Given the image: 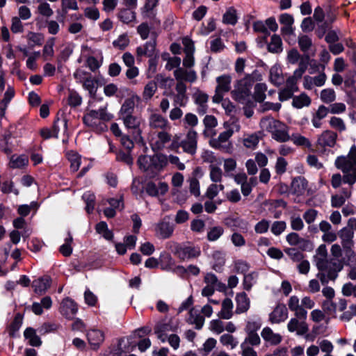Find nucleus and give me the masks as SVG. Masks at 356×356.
<instances>
[{"instance_id":"f257e3e1","label":"nucleus","mask_w":356,"mask_h":356,"mask_svg":"<svg viewBox=\"0 0 356 356\" xmlns=\"http://www.w3.org/2000/svg\"><path fill=\"white\" fill-rule=\"evenodd\" d=\"M327 252L325 245H321L314 257L315 264L319 272L317 277L322 284H327L330 280H335L338 273L343 268L342 263L337 258L327 260Z\"/></svg>"},{"instance_id":"f03ea898","label":"nucleus","mask_w":356,"mask_h":356,"mask_svg":"<svg viewBox=\"0 0 356 356\" xmlns=\"http://www.w3.org/2000/svg\"><path fill=\"white\" fill-rule=\"evenodd\" d=\"M291 245L297 247V248L300 249L301 251L297 250L296 248H291V259L294 261L298 262L296 267L300 273H308L310 265L307 260L304 259V255L302 251L312 250V245L311 243L308 240L300 238L296 233H291Z\"/></svg>"},{"instance_id":"7ed1b4c3","label":"nucleus","mask_w":356,"mask_h":356,"mask_svg":"<svg viewBox=\"0 0 356 356\" xmlns=\"http://www.w3.org/2000/svg\"><path fill=\"white\" fill-rule=\"evenodd\" d=\"M113 118V115L108 113L106 106L98 110H90L83 117V122L92 131L100 134L108 130L106 122Z\"/></svg>"},{"instance_id":"20e7f679","label":"nucleus","mask_w":356,"mask_h":356,"mask_svg":"<svg viewBox=\"0 0 356 356\" xmlns=\"http://www.w3.org/2000/svg\"><path fill=\"white\" fill-rule=\"evenodd\" d=\"M291 312L294 317L291 318V332H295L298 336H304L309 330L306 323L307 312L300 306V300L296 296L291 297Z\"/></svg>"},{"instance_id":"39448f33","label":"nucleus","mask_w":356,"mask_h":356,"mask_svg":"<svg viewBox=\"0 0 356 356\" xmlns=\"http://www.w3.org/2000/svg\"><path fill=\"white\" fill-rule=\"evenodd\" d=\"M263 127L270 132L272 138L278 142H285L289 140L288 127L279 120L265 119L261 121Z\"/></svg>"},{"instance_id":"423d86ee","label":"nucleus","mask_w":356,"mask_h":356,"mask_svg":"<svg viewBox=\"0 0 356 356\" xmlns=\"http://www.w3.org/2000/svg\"><path fill=\"white\" fill-rule=\"evenodd\" d=\"M173 252L180 260L185 261L198 257L201 254V250L199 246L191 243H176Z\"/></svg>"},{"instance_id":"0eeeda50","label":"nucleus","mask_w":356,"mask_h":356,"mask_svg":"<svg viewBox=\"0 0 356 356\" xmlns=\"http://www.w3.org/2000/svg\"><path fill=\"white\" fill-rule=\"evenodd\" d=\"M216 83L217 86L212 99L214 103H220L222 101L223 95L231 90L232 76L227 74L219 76L216 78Z\"/></svg>"},{"instance_id":"6e6552de","label":"nucleus","mask_w":356,"mask_h":356,"mask_svg":"<svg viewBox=\"0 0 356 356\" xmlns=\"http://www.w3.org/2000/svg\"><path fill=\"white\" fill-rule=\"evenodd\" d=\"M232 134V130H226L220 133L218 138L211 139L209 141V145L213 148L219 149L223 152H229L232 148V145L229 141V139Z\"/></svg>"},{"instance_id":"1a4fd4ad","label":"nucleus","mask_w":356,"mask_h":356,"mask_svg":"<svg viewBox=\"0 0 356 356\" xmlns=\"http://www.w3.org/2000/svg\"><path fill=\"white\" fill-rule=\"evenodd\" d=\"M334 164L342 172H346L356 168V147L353 146L350 148L348 156H338L335 160Z\"/></svg>"},{"instance_id":"9d476101","label":"nucleus","mask_w":356,"mask_h":356,"mask_svg":"<svg viewBox=\"0 0 356 356\" xmlns=\"http://www.w3.org/2000/svg\"><path fill=\"white\" fill-rule=\"evenodd\" d=\"M181 147L184 152L194 156L197 149V133L193 129H190L186 137L181 141Z\"/></svg>"},{"instance_id":"9b49d317","label":"nucleus","mask_w":356,"mask_h":356,"mask_svg":"<svg viewBox=\"0 0 356 356\" xmlns=\"http://www.w3.org/2000/svg\"><path fill=\"white\" fill-rule=\"evenodd\" d=\"M147 121L149 129L152 130H170L171 128L168 119L159 113L152 112Z\"/></svg>"},{"instance_id":"f8f14e48","label":"nucleus","mask_w":356,"mask_h":356,"mask_svg":"<svg viewBox=\"0 0 356 356\" xmlns=\"http://www.w3.org/2000/svg\"><path fill=\"white\" fill-rule=\"evenodd\" d=\"M175 92L172 94L173 106H186L188 102L186 85L181 81L177 82Z\"/></svg>"},{"instance_id":"ddd939ff","label":"nucleus","mask_w":356,"mask_h":356,"mask_svg":"<svg viewBox=\"0 0 356 356\" xmlns=\"http://www.w3.org/2000/svg\"><path fill=\"white\" fill-rule=\"evenodd\" d=\"M174 76L177 82H189L194 83L197 79L196 72L191 68H186L184 67H178L173 72Z\"/></svg>"},{"instance_id":"4468645a","label":"nucleus","mask_w":356,"mask_h":356,"mask_svg":"<svg viewBox=\"0 0 356 356\" xmlns=\"http://www.w3.org/2000/svg\"><path fill=\"white\" fill-rule=\"evenodd\" d=\"M174 229L172 223L163 219L155 225V235L159 238L166 239L172 235Z\"/></svg>"},{"instance_id":"2eb2a0df","label":"nucleus","mask_w":356,"mask_h":356,"mask_svg":"<svg viewBox=\"0 0 356 356\" xmlns=\"http://www.w3.org/2000/svg\"><path fill=\"white\" fill-rule=\"evenodd\" d=\"M168 130H161L157 132L155 138H152L151 145L154 151L163 149L167 143L171 141L172 136L167 131Z\"/></svg>"},{"instance_id":"dca6fc26","label":"nucleus","mask_w":356,"mask_h":356,"mask_svg":"<svg viewBox=\"0 0 356 356\" xmlns=\"http://www.w3.org/2000/svg\"><path fill=\"white\" fill-rule=\"evenodd\" d=\"M78 307L74 300L69 298L63 300L60 307V312L63 316L68 319H72L76 315Z\"/></svg>"},{"instance_id":"f3484780","label":"nucleus","mask_w":356,"mask_h":356,"mask_svg":"<svg viewBox=\"0 0 356 356\" xmlns=\"http://www.w3.org/2000/svg\"><path fill=\"white\" fill-rule=\"evenodd\" d=\"M88 343L93 350H97L104 341V333L99 330L92 329L87 332Z\"/></svg>"},{"instance_id":"a211bd4d","label":"nucleus","mask_w":356,"mask_h":356,"mask_svg":"<svg viewBox=\"0 0 356 356\" xmlns=\"http://www.w3.org/2000/svg\"><path fill=\"white\" fill-rule=\"evenodd\" d=\"M193 98L195 103L197 105V112L198 114L201 115H204L208 109V95L201 90H197L193 94Z\"/></svg>"},{"instance_id":"6ab92c4d","label":"nucleus","mask_w":356,"mask_h":356,"mask_svg":"<svg viewBox=\"0 0 356 356\" xmlns=\"http://www.w3.org/2000/svg\"><path fill=\"white\" fill-rule=\"evenodd\" d=\"M288 317V309L285 305L278 304L270 314V321L273 323H279L285 321Z\"/></svg>"},{"instance_id":"aec40b11","label":"nucleus","mask_w":356,"mask_h":356,"mask_svg":"<svg viewBox=\"0 0 356 356\" xmlns=\"http://www.w3.org/2000/svg\"><path fill=\"white\" fill-rule=\"evenodd\" d=\"M168 191V186L165 182H159L157 186L155 183L149 181L145 186L146 193L152 197L164 195Z\"/></svg>"},{"instance_id":"412c9836","label":"nucleus","mask_w":356,"mask_h":356,"mask_svg":"<svg viewBox=\"0 0 356 356\" xmlns=\"http://www.w3.org/2000/svg\"><path fill=\"white\" fill-rule=\"evenodd\" d=\"M307 188V181L302 176H298L293 179L291 183V193L298 196L303 195Z\"/></svg>"},{"instance_id":"4be33fe9","label":"nucleus","mask_w":356,"mask_h":356,"mask_svg":"<svg viewBox=\"0 0 356 356\" xmlns=\"http://www.w3.org/2000/svg\"><path fill=\"white\" fill-rule=\"evenodd\" d=\"M337 134L331 131H325L318 137L317 143L321 147H332L336 143Z\"/></svg>"},{"instance_id":"5701e85b","label":"nucleus","mask_w":356,"mask_h":356,"mask_svg":"<svg viewBox=\"0 0 356 356\" xmlns=\"http://www.w3.org/2000/svg\"><path fill=\"white\" fill-rule=\"evenodd\" d=\"M236 314H240L246 312L250 306V301L244 292L237 293L236 296Z\"/></svg>"},{"instance_id":"b1692460","label":"nucleus","mask_w":356,"mask_h":356,"mask_svg":"<svg viewBox=\"0 0 356 356\" xmlns=\"http://www.w3.org/2000/svg\"><path fill=\"white\" fill-rule=\"evenodd\" d=\"M122 120L123 121V124L125 126V127L128 129H133L136 131L138 134H140L141 131L140 129V126L141 124V118L134 115H125L122 117Z\"/></svg>"},{"instance_id":"393cba45","label":"nucleus","mask_w":356,"mask_h":356,"mask_svg":"<svg viewBox=\"0 0 356 356\" xmlns=\"http://www.w3.org/2000/svg\"><path fill=\"white\" fill-rule=\"evenodd\" d=\"M159 0H145L141 8V15L145 19H153L156 16L154 8L157 6Z\"/></svg>"},{"instance_id":"a878e982","label":"nucleus","mask_w":356,"mask_h":356,"mask_svg":"<svg viewBox=\"0 0 356 356\" xmlns=\"http://www.w3.org/2000/svg\"><path fill=\"white\" fill-rule=\"evenodd\" d=\"M140 99V98L138 95H134L125 99L120 111V118L125 115H132L134 111L135 102H138Z\"/></svg>"},{"instance_id":"bb28decb","label":"nucleus","mask_w":356,"mask_h":356,"mask_svg":"<svg viewBox=\"0 0 356 356\" xmlns=\"http://www.w3.org/2000/svg\"><path fill=\"white\" fill-rule=\"evenodd\" d=\"M51 285V278L49 276H43L35 280L32 283V286L36 293L42 294L44 293Z\"/></svg>"},{"instance_id":"cd10ccee","label":"nucleus","mask_w":356,"mask_h":356,"mask_svg":"<svg viewBox=\"0 0 356 356\" xmlns=\"http://www.w3.org/2000/svg\"><path fill=\"white\" fill-rule=\"evenodd\" d=\"M15 96V90L13 88L8 87L6 91L3 95V99L0 102V117L3 118L6 114V111Z\"/></svg>"},{"instance_id":"c85d7f7f","label":"nucleus","mask_w":356,"mask_h":356,"mask_svg":"<svg viewBox=\"0 0 356 356\" xmlns=\"http://www.w3.org/2000/svg\"><path fill=\"white\" fill-rule=\"evenodd\" d=\"M220 318L228 320L233 316V302L230 298H225L222 302L221 310L218 314Z\"/></svg>"},{"instance_id":"c756f323","label":"nucleus","mask_w":356,"mask_h":356,"mask_svg":"<svg viewBox=\"0 0 356 356\" xmlns=\"http://www.w3.org/2000/svg\"><path fill=\"white\" fill-rule=\"evenodd\" d=\"M156 48V41L150 40L147 42L144 45L139 46L136 48V54L138 57L147 56L151 57L154 55Z\"/></svg>"},{"instance_id":"7c9ffc66","label":"nucleus","mask_w":356,"mask_h":356,"mask_svg":"<svg viewBox=\"0 0 356 356\" xmlns=\"http://www.w3.org/2000/svg\"><path fill=\"white\" fill-rule=\"evenodd\" d=\"M187 321L191 324H195V328L200 330L202 327L204 323V318L200 314L199 309L192 308L189 311V316Z\"/></svg>"},{"instance_id":"2f4dec72","label":"nucleus","mask_w":356,"mask_h":356,"mask_svg":"<svg viewBox=\"0 0 356 356\" xmlns=\"http://www.w3.org/2000/svg\"><path fill=\"white\" fill-rule=\"evenodd\" d=\"M292 93V92H291ZM292 99V105L296 108H302L305 106H309L311 104L310 97L305 92H302L299 95H293L291 94Z\"/></svg>"},{"instance_id":"473e14b6","label":"nucleus","mask_w":356,"mask_h":356,"mask_svg":"<svg viewBox=\"0 0 356 356\" xmlns=\"http://www.w3.org/2000/svg\"><path fill=\"white\" fill-rule=\"evenodd\" d=\"M261 334L265 341L273 345L278 344L282 340L281 336L279 334L274 333L268 327H264Z\"/></svg>"},{"instance_id":"72a5a7b5","label":"nucleus","mask_w":356,"mask_h":356,"mask_svg":"<svg viewBox=\"0 0 356 356\" xmlns=\"http://www.w3.org/2000/svg\"><path fill=\"white\" fill-rule=\"evenodd\" d=\"M24 336L31 346L38 347L42 344L40 337L37 335L35 330L32 327H27L24 332Z\"/></svg>"},{"instance_id":"f704fd0d","label":"nucleus","mask_w":356,"mask_h":356,"mask_svg":"<svg viewBox=\"0 0 356 356\" xmlns=\"http://www.w3.org/2000/svg\"><path fill=\"white\" fill-rule=\"evenodd\" d=\"M158 332L167 333L168 332H175L178 329V323L173 319H169L168 321H163L158 323L156 327Z\"/></svg>"},{"instance_id":"c9c22d12","label":"nucleus","mask_w":356,"mask_h":356,"mask_svg":"<svg viewBox=\"0 0 356 356\" xmlns=\"http://www.w3.org/2000/svg\"><path fill=\"white\" fill-rule=\"evenodd\" d=\"M67 129V121L64 117H57L53 123L52 130L54 138H57L60 131L65 132Z\"/></svg>"},{"instance_id":"e433bc0d","label":"nucleus","mask_w":356,"mask_h":356,"mask_svg":"<svg viewBox=\"0 0 356 356\" xmlns=\"http://www.w3.org/2000/svg\"><path fill=\"white\" fill-rule=\"evenodd\" d=\"M339 234L342 241V245L343 248H349L353 243V238L354 236L353 231L348 229L347 227H343L340 230Z\"/></svg>"},{"instance_id":"4c0bfd02","label":"nucleus","mask_w":356,"mask_h":356,"mask_svg":"<svg viewBox=\"0 0 356 356\" xmlns=\"http://www.w3.org/2000/svg\"><path fill=\"white\" fill-rule=\"evenodd\" d=\"M335 18L332 15H327V19L322 22H316L317 26L316 33L319 38H322L329 28L330 24L334 21Z\"/></svg>"},{"instance_id":"58836bf2","label":"nucleus","mask_w":356,"mask_h":356,"mask_svg":"<svg viewBox=\"0 0 356 356\" xmlns=\"http://www.w3.org/2000/svg\"><path fill=\"white\" fill-rule=\"evenodd\" d=\"M158 86L156 81H150L144 87L143 98L145 101L150 100L156 92Z\"/></svg>"},{"instance_id":"ea45409f","label":"nucleus","mask_w":356,"mask_h":356,"mask_svg":"<svg viewBox=\"0 0 356 356\" xmlns=\"http://www.w3.org/2000/svg\"><path fill=\"white\" fill-rule=\"evenodd\" d=\"M131 8H122L119 11L118 18L124 24H129L136 19V13Z\"/></svg>"},{"instance_id":"a19ab883","label":"nucleus","mask_w":356,"mask_h":356,"mask_svg":"<svg viewBox=\"0 0 356 356\" xmlns=\"http://www.w3.org/2000/svg\"><path fill=\"white\" fill-rule=\"evenodd\" d=\"M66 156L70 162V169L72 172H76L81 164L80 156L74 151H69L66 153Z\"/></svg>"},{"instance_id":"79ce46f5","label":"nucleus","mask_w":356,"mask_h":356,"mask_svg":"<svg viewBox=\"0 0 356 356\" xmlns=\"http://www.w3.org/2000/svg\"><path fill=\"white\" fill-rule=\"evenodd\" d=\"M270 79L275 86H280L285 81L282 75V70L276 66L271 67L270 70Z\"/></svg>"},{"instance_id":"37998d69","label":"nucleus","mask_w":356,"mask_h":356,"mask_svg":"<svg viewBox=\"0 0 356 356\" xmlns=\"http://www.w3.org/2000/svg\"><path fill=\"white\" fill-rule=\"evenodd\" d=\"M237 20L236 10L234 7L228 8L223 15L222 22L227 24L235 25Z\"/></svg>"},{"instance_id":"c03bdc74","label":"nucleus","mask_w":356,"mask_h":356,"mask_svg":"<svg viewBox=\"0 0 356 356\" xmlns=\"http://www.w3.org/2000/svg\"><path fill=\"white\" fill-rule=\"evenodd\" d=\"M12 135L10 132L6 133L0 145V149L7 155L13 152V144L11 142Z\"/></svg>"},{"instance_id":"a18cd8bd","label":"nucleus","mask_w":356,"mask_h":356,"mask_svg":"<svg viewBox=\"0 0 356 356\" xmlns=\"http://www.w3.org/2000/svg\"><path fill=\"white\" fill-rule=\"evenodd\" d=\"M38 3H39V5L37 8V12L40 15L45 17H50L53 15L54 11L52 8H51L49 3H48L47 1L43 0H35Z\"/></svg>"},{"instance_id":"49530a36","label":"nucleus","mask_w":356,"mask_h":356,"mask_svg":"<svg viewBox=\"0 0 356 356\" xmlns=\"http://www.w3.org/2000/svg\"><path fill=\"white\" fill-rule=\"evenodd\" d=\"M291 140L294 145L299 147L307 148L312 147V143L309 140L299 134H293L291 135Z\"/></svg>"},{"instance_id":"de8ad7c7","label":"nucleus","mask_w":356,"mask_h":356,"mask_svg":"<svg viewBox=\"0 0 356 356\" xmlns=\"http://www.w3.org/2000/svg\"><path fill=\"white\" fill-rule=\"evenodd\" d=\"M197 124L198 118L192 113H187L182 120V125L185 129H193Z\"/></svg>"},{"instance_id":"09e8293b","label":"nucleus","mask_w":356,"mask_h":356,"mask_svg":"<svg viewBox=\"0 0 356 356\" xmlns=\"http://www.w3.org/2000/svg\"><path fill=\"white\" fill-rule=\"evenodd\" d=\"M209 177L210 179L214 183H220L222 179V170L218 166L215 165H209Z\"/></svg>"},{"instance_id":"8fccbe9b","label":"nucleus","mask_w":356,"mask_h":356,"mask_svg":"<svg viewBox=\"0 0 356 356\" xmlns=\"http://www.w3.org/2000/svg\"><path fill=\"white\" fill-rule=\"evenodd\" d=\"M267 86L265 83H257L254 88V99L256 102H262L266 97L265 92Z\"/></svg>"},{"instance_id":"3c124183","label":"nucleus","mask_w":356,"mask_h":356,"mask_svg":"<svg viewBox=\"0 0 356 356\" xmlns=\"http://www.w3.org/2000/svg\"><path fill=\"white\" fill-rule=\"evenodd\" d=\"M67 104L71 107H76L81 104L82 97L80 95L74 90H69L67 95Z\"/></svg>"},{"instance_id":"603ef678","label":"nucleus","mask_w":356,"mask_h":356,"mask_svg":"<svg viewBox=\"0 0 356 356\" xmlns=\"http://www.w3.org/2000/svg\"><path fill=\"white\" fill-rule=\"evenodd\" d=\"M224 233V229L221 226H215L209 229L207 238L209 241H216L220 238Z\"/></svg>"},{"instance_id":"864d4df0","label":"nucleus","mask_w":356,"mask_h":356,"mask_svg":"<svg viewBox=\"0 0 356 356\" xmlns=\"http://www.w3.org/2000/svg\"><path fill=\"white\" fill-rule=\"evenodd\" d=\"M261 327V321L259 318H250L246 322L244 330L245 332H257Z\"/></svg>"},{"instance_id":"5fc2aeb1","label":"nucleus","mask_w":356,"mask_h":356,"mask_svg":"<svg viewBox=\"0 0 356 356\" xmlns=\"http://www.w3.org/2000/svg\"><path fill=\"white\" fill-rule=\"evenodd\" d=\"M96 81L89 75L83 82V87L89 92L91 97H94L97 92Z\"/></svg>"},{"instance_id":"6e6d98bb","label":"nucleus","mask_w":356,"mask_h":356,"mask_svg":"<svg viewBox=\"0 0 356 356\" xmlns=\"http://www.w3.org/2000/svg\"><path fill=\"white\" fill-rule=\"evenodd\" d=\"M28 163V159L25 156L13 155L10 157V166L13 168H20Z\"/></svg>"},{"instance_id":"4d7b16f0","label":"nucleus","mask_w":356,"mask_h":356,"mask_svg":"<svg viewBox=\"0 0 356 356\" xmlns=\"http://www.w3.org/2000/svg\"><path fill=\"white\" fill-rule=\"evenodd\" d=\"M220 342L225 346H230L232 349L235 348L238 346V341L230 334H223L220 337Z\"/></svg>"},{"instance_id":"13d9d810","label":"nucleus","mask_w":356,"mask_h":356,"mask_svg":"<svg viewBox=\"0 0 356 356\" xmlns=\"http://www.w3.org/2000/svg\"><path fill=\"white\" fill-rule=\"evenodd\" d=\"M161 268L165 270H171L175 266V261L171 255L168 253H163L160 256Z\"/></svg>"},{"instance_id":"bf43d9fd","label":"nucleus","mask_w":356,"mask_h":356,"mask_svg":"<svg viewBox=\"0 0 356 356\" xmlns=\"http://www.w3.org/2000/svg\"><path fill=\"white\" fill-rule=\"evenodd\" d=\"M268 49L272 53H277L282 50V40L280 36L273 35L271 37V41L268 44Z\"/></svg>"},{"instance_id":"052dcab7","label":"nucleus","mask_w":356,"mask_h":356,"mask_svg":"<svg viewBox=\"0 0 356 356\" xmlns=\"http://www.w3.org/2000/svg\"><path fill=\"white\" fill-rule=\"evenodd\" d=\"M259 141V137L257 134L254 133L244 137L243 143L247 148L254 149L258 145Z\"/></svg>"},{"instance_id":"680f3d73","label":"nucleus","mask_w":356,"mask_h":356,"mask_svg":"<svg viewBox=\"0 0 356 356\" xmlns=\"http://www.w3.org/2000/svg\"><path fill=\"white\" fill-rule=\"evenodd\" d=\"M83 199L86 204V209L88 213L92 212L95 208V196L90 192H86L83 195Z\"/></svg>"},{"instance_id":"e2e57ef3","label":"nucleus","mask_w":356,"mask_h":356,"mask_svg":"<svg viewBox=\"0 0 356 356\" xmlns=\"http://www.w3.org/2000/svg\"><path fill=\"white\" fill-rule=\"evenodd\" d=\"M336 99L335 92L332 88L323 89L321 92V99L325 104L333 102Z\"/></svg>"},{"instance_id":"0e129e2a","label":"nucleus","mask_w":356,"mask_h":356,"mask_svg":"<svg viewBox=\"0 0 356 356\" xmlns=\"http://www.w3.org/2000/svg\"><path fill=\"white\" fill-rule=\"evenodd\" d=\"M253 29L256 32H259L262 33L264 35L261 38L265 42H266V39L268 36L270 35L269 31L266 26V24L261 21L255 22L253 24Z\"/></svg>"},{"instance_id":"69168bd1","label":"nucleus","mask_w":356,"mask_h":356,"mask_svg":"<svg viewBox=\"0 0 356 356\" xmlns=\"http://www.w3.org/2000/svg\"><path fill=\"white\" fill-rule=\"evenodd\" d=\"M209 329L213 333L220 334L225 331V323L220 319H214L210 322Z\"/></svg>"},{"instance_id":"338daca9","label":"nucleus","mask_w":356,"mask_h":356,"mask_svg":"<svg viewBox=\"0 0 356 356\" xmlns=\"http://www.w3.org/2000/svg\"><path fill=\"white\" fill-rule=\"evenodd\" d=\"M342 172L343 173V183L352 186L356 182V168Z\"/></svg>"},{"instance_id":"774afa93","label":"nucleus","mask_w":356,"mask_h":356,"mask_svg":"<svg viewBox=\"0 0 356 356\" xmlns=\"http://www.w3.org/2000/svg\"><path fill=\"white\" fill-rule=\"evenodd\" d=\"M129 44V39L127 35H120L116 40L113 42V45L118 49H124Z\"/></svg>"}]
</instances>
